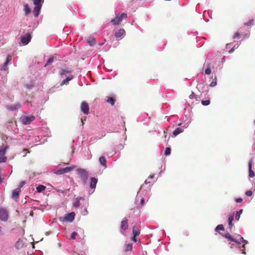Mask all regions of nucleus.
<instances>
[{
	"instance_id": "nucleus-50",
	"label": "nucleus",
	"mask_w": 255,
	"mask_h": 255,
	"mask_svg": "<svg viewBox=\"0 0 255 255\" xmlns=\"http://www.w3.org/2000/svg\"><path fill=\"white\" fill-rule=\"evenodd\" d=\"M140 204H141V205H143L144 202V199H143V198H141L140 199Z\"/></svg>"
},
{
	"instance_id": "nucleus-27",
	"label": "nucleus",
	"mask_w": 255,
	"mask_h": 255,
	"mask_svg": "<svg viewBox=\"0 0 255 255\" xmlns=\"http://www.w3.org/2000/svg\"><path fill=\"white\" fill-rule=\"evenodd\" d=\"M107 102L110 103L112 106H114L115 103V99L113 97H108Z\"/></svg>"
},
{
	"instance_id": "nucleus-5",
	"label": "nucleus",
	"mask_w": 255,
	"mask_h": 255,
	"mask_svg": "<svg viewBox=\"0 0 255 255\" xmlns=\"http://www.w3.org/2000/svg\"><path fill=\"white\" fill-rule=\"evenodd\" d=\"M75 168V166H72L71 167H66L65 168H62L57 170L55 173L56 174L60 175L65 173H68L70 171H72Z\"/></svg>"
},
{
	"instance_id": "nucleus-42",
	"label": "nucleus",
	"mask_w": 255,
	"mask_h": 255,
	"mask_svg": "<svg viewBox=\"0 0 255 255\" xmlns=\"http://www.w3.org/2000/svg\"><path fill=\"white\" fill-rule=\"evenodd\" d=\"M11 59V57L10 55H8L6 58V60L5 61V64H8V63L9 62V61Z\"/></svg>"
},
{
	"instance_id": "nucleus-47",
	"label": "nucleus",
	"mask_w": 255,
	"mask_h": 255,
	"mask_svg": "<svg viewBox=\"0 0 255 255\" xmlns=\"http://www.w3.org/2000/svg\"><path fill=\"white\" fill-rule=\"evenodd\" d=\"M236 202L237 203H241L243 201V199L241 198H239L236 199Z\"/></svg>"
},
{
	"instance_id": "nucleus-4",
	"label": "nucleus",
	"mask_w": 255,
	"mask_h": 255,
	"mask_svg": "<svg viewBox=\"0 0 255 255\" xmlns=\"http://www.w3.org/2000/svg\"><path fill=\"white\" fill-rule=\"evenodd\" d=\"M8 218V212L5 209L0 208V220L1 221L5 222L7 221Z\"/></svg>"
},
{
	"instance_id": "nucleus-22",
	"label": "nucleus",
	"mask_w": 255,
	"mask_h": 255,
	"mask_svg": "<svg viewBox=\"0 0 255 255\" xmlns=\"http://www.w3.org/2000/svg\"><path fill=\"white\" fill-rule=\"evenodd\" d=\"M249 176L250 177H254L255 176V173L252 169V162L250 161L249 163Z\"/></svg>"
},
{
	"instance_id": "nucleus-26",
	"label": "nucleus",
	"mask_w": 255,
	"mask_h": 255,
	"mask_svg": "<svg viewBox=\"0 0 255 255\" xmlns=\"http://www.w3.org/2000/svg\"><path fill=\"white\" fill-rule=\"evenodd\" d=\"M46 189V187L42 185H39L36 188V190L38 192L40 193L44 191Z\"/></svg>"
},
{
	"instance_id": "nucleus-48",
	"label": "nucleus",
	"mask_w": 255,
	"mask_h": 255,
	"mask_svg": "<svg viewBox=\"0 0 255 255\" xmlns=\"http://www.w3.org/2000/svg\"><path fill=\"white\" fill-rule=\"evenodd\" d=\"M242 251H243L242 253L244 254H246V252H244L245 248V245H243L242 246Z\"/></svg>"
},
{
	"instance_id": "nucleus-24",
	"label": "nucleus",
	"mask_w": 255,
	"mask_h": 255,
	"mask_svg": "<svg viewBox=\"0 0 255 255\" xmlns=\"http://www.w3.org/2000/svg\"><path fill=\"white\" fill-rule=\"evenodd\" d=\"M182 132H183V130L182 129H181L180 128H175V130L173 131V134L174 136H176Z\"/></svg>"
},
{
	"instance_id": "nucleus-23",
	"label": "nucleus",
	"mask_w": 255,
	"mask_h": 255,
	"mask_svg": "<svg viewBox=\"0 0 255 255\" xmlns=\"http://www.w3.org/2000/svg\"><path fill=\"white\" fill-rule=\"evenodd\" d=\"M73 79V76H71L70 77H68L66 79L63 80L61 83V85L62 86L64 84H67L69 81Z\"/></svg>"
},
{
	"instance_id": "nucleus-35",
	"label": "nucleus",
	"mask_w": 255,
	"mask_h": 255,
	"mask_svg": "<svg viewBox=\"0 0 255 255\" xmlns=\"http://www.w3.org/2000/svg\"><path fill=\"white\" fill-rule=\"evenodd\" d=\"M41 1V0H34V4L35 6H39L41 7L40 2Z\"/></svg>"
},
{
	"instance_id": "nucleus-21",
	"label": "nucleus",
	"mask_w": 255,
	"mask_h": 255,
	"mask_svg": "<svg viewBox=\"0 0 255 255\" xmlns=\"http://www.w3.org/2000/svg\"><path fill=\"white\" fill-rule=\"evenodd\" d=\"M41 7L39 6H35L33 11V14L35 16H37L38 15Z\"/></svg>"
},
{
	"instance_id": "nucleus-14",
	"label": "nucleus",
	"mask_w": 255,
	"mask_h": 255,
	"mask_svg": "<svg viewBox=\"0 0 255 255\" xmlns=\"http://www.w3.org/2000/svg\"><path fill=\"white\" fill-rule=\"evenodd\" d=\"M20 107V104L19 103H16L15 104L7 106V109L10 111H14L19 109Z\"/></svg>"
},
{
	"instance_id": "nucleus-36",
	"label": "nucleus",
	"mask_w": 255,
	"mask_h": 255,
	"mask_svg": "<svg viewBox=\"0 0 255 255\" xmlns=\"http://www.w3.org/2000/svg\"><path fill=\"white\" fill-rule=\"evenodd\" d=\"M53 61H54V58L53 57L50 58L48 59V60L47 61L45 66H47V65H50L53 62Z\"/></svg>"
},
{
	"instance_id": "nucleus-53",
	"label": "nucleus",
	"mask_w": 255,
	"mask_h": 255,
	"mask_svg": "<svg viewBox=\"0 0 255 255\" xmlns=\"http://www.w3.org/2000/svg\"><path fill=\"white\" fill-rule=\"evenodd\" d=\"M154 177V176L153 175H150L149 176V178H150V179H152Z\"/></svg>"
},
{
	"instance_id": "nucleus-51",
	"label": "nucleus",
	"mask_w": 255,
	"mask_h": 255,
	"mask_svg": "<svg viewBox=\"0 0 255 255\" xmlns=\"http://www.w3.org/2000/svg\"><path fill=\"white\" fill-rule=\"evenodd\" d=\"M194 95L193 93H192V94L189 96V98L190 99H193L194 98Z\"/></svg>"
},
{
	"instance_id": "nucleus-41",
	"label": "nucleus",
	"mask_w": 255,
	"mask_h": 255,
	"mask_svg": "<svg viewBox=\"0 0 255 255\" xmlns=\"http://www.w3.org/2000/svg\"><path fill=\"white\" fill-rule=\"evenodd\" d=\"M77 235V234L75 232H73L71 235V239L73 240L75 239L76 236Z\"/></svg>"
},
{
	"instance_id": "nucleus-57",
	"label": "nucleus",
	"mask_w": 255,
	"mask_h": 255,
	"mask_svg": "<svg viewBox=\"0 0 255 255\" xmlns=\"http://www.w3.org/2000/svg\"><path fill=\"white\" fill-rule=\"evenodd\" d=\"M1 227H0V231H1Z\"/></svg>"
},
{
	"instance_id": "nucleus-12",
	"label": "nucleus",
	"mask_w": 255,
	"mask_h": 255,
	"mask_svg": "<svg viewBox=\"0 0 255 255\" xmlns=\"http://www.w3.org/2000/svg\"><path fill=\"white\" fill-rule=\"evenodd\" d=\"M126 32L124 29H120L118 30L115 33V36L117 38L119 39L125 34Z\"/></svg>"
},
{
	"instance_id": "nucleus-44",
	"label": "nucleus",
	"mask_w": 255,
	"mask_h": 255,
	"mask_svg": "<svg viewBox=\"0 0 255 255\" xmlns=\"http://www.w3.org/2000/svg\"><path fill=\"white\" fill-rule=\"evenodd\" d=\"M7 64H5V62H4L3 66L1 67V70H6L7 69Z\"/></svg>"
},
{
	"instance_id": "nucleus-20",
	"label": "nucleus",
	"mask_w": 255,
	"mask_h": 255,
	"mask_svg": "<svg viewBox=\"0 0 255 255\" xmlns=\"http://www.w3.org/2000/svg\"><path fill=\"white\" fill-rule=\"evenodd\" d=\"M99 162L101 165L105 167V168H107V161L106 158L104 156H101L99 158Z\"/></svg>"
},
{
	"instance_id": "nucleus-3",
	"label": "nucleus",
	"mask_w": 255,
	"mask_h": 255,
	"mask_svg": "<svg viewBox=\"0 0 255 255\" xmlns=\"http://www.w3.org/2000/svg\"><path fill=\"white\" fill-rule=\"evenodd\" d=\"M35 119L33 116H22L20 118L21 121L23 125H29L32 121Z\"/></svg>"
},
{
	"instance_id": "nucleus-55",
	"label": "nucleus",
	"mask_w": 255,
	"mask_h": 255,
	"mask_svg": "<svg viewBox=\"0 0 255 255\" xmlns=\"http://www.w3.org/2000/svg\"><path fill=\"white\" fill-rule=\"evenodd\" d=\"M148 183H149V182H147V180L145 181V183L147 184Z\"/></svg>"
},
{
	"instance_id": "nucleus-2",
	"label": "nucleus",
	"mask_w": 255,
	"mask_h": 255,
	"mask_svg": "<svg viewBox=\"0 0 255 255\" xmlns=\"http://www.w3.org/2000/svg\"><path fill=\"white\" fill-rule=\"evenodd\" d=\"M127 14L126 13H123L121 15H117L115 18L111 20V22L113 25H118L121 21L124 19H126Z\"/></svg>"
},
{
	"instance_id": "nucleus-49",
	"label": "nucleus",
	"mask_w": 255,
	"mask_h": 255,
	"mask_svg": "<svg viewBox=\"0 0 255 255\" xmlns=\"http://www.w3.org/2000/svg\"><path fill=\"white\" fill-rule=\"evenodd\" d=\"M25 183L24 181H21L19 184L20 187H22L25 184Z\"/></svg>"
},
{
	"instance_id": "nucleus-16",
	"label": "nucleus",
	"mask_w": 255,
	"mask_h": 255,
	"mask_svg": "<svg viewBox=\"0 0 255 255\" xmlns=\"http://www.w3.org/2000/svg\"><path fill=\"white\" fill-rule=\"evenodd\" d=\"M20 188H16L15 190H14L12 193V198L13 199H18L19 197V194L20 192Z\"/></svg>"
},
{
	"instance_id": "nucleus-40",
	"label": "nucleus",
	"mask_w": 255,
	"mask_h": 255,
	"mask_svg": "<svg viewBox=\"0 0 255 255\" xmlns=\"http://www.w3.org/2000/svg\"><path fill=\"white\" fill-rule=\"evenodd\" d=\"M6 157L0 156V162H5L6 161Z\"/></svg>"
},
{
	"instance_id": "nucleus-43",
	"label": "nucleus",
	"mask_w": 255,
	"mask_h": 255,
	"mask_svg": "<svg viewBox=\"0 0 255 255\" xmlns=\"http://www.w3.org/2000/svg\"><path fill=\"white\" fill-rule=\"evenodd\" d=\"M253 22H254V20L253 19H252V20H250L249 22H248L247 23H245V25H251L253 24Z\"/></svg>"
},
{
	"instance_id": "nucleus-11",
	"label": "nucleus",
	"mask_w": 255,
	"mask_h": 255,
	"mask_svg": "<svg viewBox=\"0 0 255 255\" xmlns=\"http://www.w3.org/2000/svg\"><path fill=\"white\" fill-rule=\"evenodd\" d=\"M24 245V243L23 240L19 239L15 245V247L16 249L19 250L23 247Z\"/></svg>"
},
{
	"instance_id": "nucleus-39",
	"label": "nucleus",
	"mask_w": 255,
	"mask_h": 255,
	"mask_svg": "<svg viewBox=\"0 0 255 255\" xmlns=\"http://www.w3.org/2000/svg\"><path fill=\"white\" fill-rule=\"evenodd\" d=\"M240 37H241V35H240V34L238 32H237L235 34V35H234V37H233V38H234V39H236V38L239 39V38H240Z\"/></svg>"
},
{
	"instance_id": "nucleus-33",
	"label": "nucleus",
	"mask_w": 255,
	"mask_h": 255,
	"mask_svg": "<svg viewBox=\"0 0 255 255\" xmlns=\"http://www.w3.org/2000/svg\"><path fill=\"white\" fill-rule=\"evenodd\" d=\"M217 85V78L216 77H215L214 79H213L212 82L210 84V86L211 87H214Z\"/></svg>"
},
{
	"instance_id": "nucleus-8",
	"label": "nucleus",
	"mask_w": 255,
	"mask_h": 255,
	"mask_svg": "<svg viewBox=\"0 0 255 255\" xmlns=\"http://www.w3.org/2000/svg\"><path fill=\"white\" fill-rule=\"evenodd\" d=\"M31 38V35L29 33H26L25 35L21 37V42L23 45H26L30 41Z\"/></svg>"
},
{
	"instance_id": "nucleus-37",
	"label": "nucleus",
	"mask_w": 255,
	"mask_h": 255,
	"mask_svg": "<svg viewBox=\"0 0 255 255\" xmlns=\"http://www.w3.org/2000/svg\"><path fill=\"white\" fill-rule=\"evenodd\" d=\"M201 103L204 106H207L210 104V102L209 100L202 101Z\"/></svg>"
},
{
	"instance_id": "nucleus-38",
	"label": "nucleus",
	"mask_w": 255,
	"mask_h": 255,
	"mask_svg": "<svg viewBox=\"0 0 255 255\" xmlns=\"http://www.w3.org/2000/svg\"><path fill=\"white\" fill-rule=\"evenodd\" d=\"M69 72V71L65 69H62L60 71V74L61 75H65Z\"/></svg>"
},
{
	"instance_id": "nucleus-25",
	"label": "nucleus",
	"mask_w": 255,
	"mask_h": 255,
	"mask_svg": "<svg viewBox=\"0 0 255 255\" xmlns=\"http://www.w3.org/2000/svg\"><path fill=\"white\" fill-rule=\"evenodd\" d=\"M88 42L90 46H93L96 43V40L93 37H89Z\"/></svg>"
},
{
	"instance_id": "nucleus-56",
	"label": "nucleus",
	"mask_w": 255,
	"mask_h": 255,
	"mask_svg": "<svg viewBox=\"0 0 255 255\" xmlns=\"http://www.w3.org/2000/svg\"><path fill=\"white\" fill-rule=\"evenodd\" d=\"M24 151H27V149H25L24 150Z\"/></svg>"
},
{
	"instance_id": "nucleus-17",
	"label": "nucleus",
	"mask_w": 255,
	"mask_h": 255,
	"mask_svg": "<svg viewBox=\"0 0 255 255\" xmlns=\"http://www.w3.org/2000/svg\"><path fill=\"white\" fill-rule=\"evenodd\" d=\"M98 180L97 178L95 177H92L90 179V187L92 189H94L96 188V184L97 183Z\"/></svg>"
},
{
	"instance_id": "nucleus-30",
	"label": "nucleus",
	"mask_w": 255,
	"mask_h": 255,
	"mask_svg": "<svg viewBox=\"0 0 255 255\" xmlns=\"http://www.w3.org/2000/svg\"><path fill=\"white\" fill-rule=\"evenodd\" d=\"M132 249V245L131 244H128L127 245H126V248H125L126 252L131 251Z\"/></svg>"
},
{
	"instance_id": "nucleus-45",
	"label": "nucleus",
	"mask_w": 255,
	"mask_h": 255,
	"mask_svg": "<svg viewBox=\"0 0 255 255\" xmlns=\"http://www.w3.org/2000/svg\"><path fill=\"white\" fill-rule=\"evenodd\" d=\"M253 194V193H252V191H247L246 192V195L248 196H251Z\"/></svg>"
},
{
	"instance_id": "nucleus-28",
	"label": "nucleus",
	"mask_w": 255,
	"mask_h": 255,
	"mask_svg": "<svg viewBox=\"0 0 255 255\" xmlns=\"http://www.w3.org/2000/svg\"><path fill=\"white\" fill-rule=\"evenodd\" d=\"M211 66L210 64H208L207 68L205 71V73L207 75H210L211 73Z\"/></svg>"
},
{
	"instance_id": "nucleus-13",
	"label": "nucleus",
	"mask_w": 255,
	"mask_h": 255,
	"mask_svg": "<svg viewBox=\"0 0 255 255\" xmlns=\"http://www.w3.org/2000/svg\"><path fill=\"white\" fill-rule=\"evenodd\" d=\"M121 228L123 230H126L128 228V219L126 218H124L123 221L121 222Z\"/></svg>"
},
{
	"instance_id": "nucleus-1",
	"label": "nucleus",
	"mask_w": 255,
	"mask_h": 255,
	"mask_svg": "<svg viewBox=\"0 0 255 255\" xmlns=\"http://www.w3.org/2000/svg\"><path fill=\"white\" fill-rule=\"evenodd\" d=\"M76 172L79 175L80 179L82 182L85 184L86 183L88 178V172L84 169L79 168L76 170Z\"/></svg>"
},
{
	"instance_id": "nucleus-46",
	"label": "nucleus",
	"mask_w": 255,
	"mask_h": 255,
	"mask_svg": "<svg viewBox=\"0 0 255 255\" xmlns=\"http://www.w3.org/2000/svg\"><path fill=\"white\" fill-rule=\"evenodd\" d=\"M240 240L242 241V242L244 244V245H246L248 243V241L244 240L242 237H240Z\"/></svg>"
},
{
	"instance_id": "nucleus-10",
	"label": "nucleus",
	"mask_w": 255,
	"mask_h": 255,
	"mask_svg": "<svg viewBox=\"0 0 255 255\" xmlns=\"http://www.w3.org/2000/svg\"><path fill=\"white\" fill-rule=\"evenodd\" d=\"M75 215V214L74 212H71L70 213L67 214L65 215L64 217V220L66 221L71 222L74 220Z\"/></svg>"
},
{
	"instance_id": "nucleus-6",
	"label": "nucleus",
	"mask_w": 255,
	"mask_h": 255,
	"mask_svg": "<svg viewBox=\"0 0 255 255\" xmlns=\"http://www.w3.org/2000/svg\"><path fill=\"white\" fill-rule=\"evenodd\" d=\"M80 109L81 112L85 115H88L89 113V106L88 104L85 101H83L81 103Z\"/></svg>"
},
{
	"instance_id": "nucleus-7",
	"label": "nucleus",
	"mask_w": 255,
	"mask_h": 255,
	"mask_svg": "<svg viewBox=\"0 0 255 255\" xmlns=\"http://www.w3.org/2000/svg\"><path fill=\"white\" fill-rule=\"evenodd\" d=\"M140 227L137 226H133L132 227V234L133 237L131 240L134 242H136V237L138 236L140 234Z\"/></svg>"
},
{
	"instance_id": "nucleus-32",
	"label": "nucleus",
	"mask_w": 255,
	"mask_h": 255,
	"mask_svg": "<svg viewBox=\"0 0 255 255\" xmlns=\"http://www.w3.org/2000/svg\"><path fill=\"white\" fill-rule=\"evenodd\" d=\"M242 212H243V209H241L239 211H238L237 212V214H236V217H235L236 219L238 221L239 220V219L240 218V216H241V214L242 213Z\"/></svg>"
},
{
	"instance_id": "nucleus-52",
	"label": "nucleus",
	"mask_w": 255,
	"mask_h": 255,
	"mask_svg": "<svg viewBox=\"0 0 255 255\" xmlns=\"http://www.w3.org/2000/svg\"><path fill=\"white\" fill-rule=\"evenodd\" d=\"M234 47H234L233 48H232V49L229 51V52H230V53H231V52H232L234 51Z\"/></svg>"
},
{
	"instance_id": "nucleus-29",
	"label": "nucleus",
	"mask_w": 255,
	"mask_h": 255,
	"mask_svg": "<svg viewBox=\"0 0 255 255\" xmlns=\"http://www.w3.org/2000/svg\"><path fill=\"white\" fill-rule=\"evenodd\" d=\"M7 147L1 146L0 147V156H3L5 153V150Z\"/></svg>"
},
{
	"instance_id": "nucleus-15",
	"label": "nucleus",
	"mask_w": 255,
	"mask_h": 255,
	"mask_svg": "<svg viewBox=\"0 0 255 255\" xmlns=\"http://www.w3.org/2000/svg\"><path fill=\"white\" fill-rule=\"evenodd\" d=\"M84 200V198L83 197H77L75 199L73 202V206L75 208H78L80 205V201Z\"/></svg>"
},
{
	"instance_id": "nucleus-34",
	"label": "nucleus",
	"mask_w": 255,
	"mask_h": 255,
	"mask_svg": "<svg viewBox=\"0 0 255 255\" xmlns=\"http://www.w3.org/2000/svg\"><path fill=\"white\" fill-rule=\"evenodd\" d=\"M171 153V149L170 147H166V149H165V152H164V154L165 155H169Z\"/></svg>"
},
{
	"instance_id": "nucleus-9",
	"label": "nucleus",
	"mask_w": 255,
	"mask_h": 255,
	"mask_svg": "<svg viewBox=\"0 0 255 255\" xmlns=\"http://www.w3.org/2000/svg\"><path fill=\"white\" fill-rule=\"evenodd\" d=\"M225 238L227 239L229 241L236 243L238 245H241V243L236 239L233 238V237L229 234L227 233L223 235Z\"/></svg>"
},
{
	"instance_id": "nucleus-54",
	"label": "nucleus",
	"mask_w": 255,
	"mask_h": 255,
	"mask_svg": "<svg viewBox=\"0 0 255 255\" xmlns=\"http://www.w3.org/2000/svg\"><path fill=\"white\" fill-rule=\"evenodd\" d=\"M81 122H82V125H84V121L82 119H81Z\"/></svg>"
},
{
	"instance_id": "nucleus-31",
	"label": "nucleus",
	"mask_w": 255,
	"mask_h": 255,
	"mask_svg": "<svg viewBox=\"0 0 255 255\" xmlns=\"http://www.w3.org/2000/svg\"><path fill=\"white\" fill-rule=\"evenodd\" d=\"M220 230L224 231V227L223 225H219L216 228V231L219 232Z\"/></svg>"
},
{
	"instance_id": "nucleus-19",
	"label": "nucleus",
	"mask_w": 255,
	"mask_h": 255,
	"mask_svg": "<svg viewBox=\"0 0 255 255\" xmlns=\"http://www.w3.org/2000/svg\"><path fill=\"white\" fill-rule=\"evenodd\" d=\"M234 214H231L229 215V219H228V225H229V228L230 229H231L233 227L232 222L234 220Z\"/></svg>"
},
{
	"instance_id": "nucleus-18",
	"label": "nucleus",
	"mask_w": 255,
	"mask_h": 255,
	"mask_svg": "<svg viewBox=\"0 0 255 255\" xmlns=\"http://www.w3.org/2000/svg\"><path fill=\"white\" fill-rule=\"evenodd\" d=\"M23 10L25 13V15H27L31 12V9L29 7V5L28 4H24V8Z\"/></svg>"
}]
</instances>
